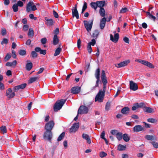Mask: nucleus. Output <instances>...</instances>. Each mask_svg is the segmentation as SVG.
Here are the masks:
<instances>
[{
  "label": "nucleus",
  "instance_id": "obj_1",
  "mask_svg": "<svg viewBox=\"0 0 158 158\" xmlns=\"http://www.w3.org/2000/svg\"><path fill=\"white\" fill-rule=\"evenodd\" d=\"M66 100L61 99L56 102L54 106V110L55 111H57L60 110L62 107Z\"/></svg>",
  "mask_w": 158,
  "mask_h": 158
},
{
  "label": "nucleus",
  "instance_id": "obj_2",
  "mask_svg": "<svg viewBox=\"0 0 158 158\" xmlns=\"http://www.w3.org/2000/svg\"><path fill=\"white\" fill-rule=\"evenodd\" d=\"M37 10L36 6L32 2H29L27 5L26 11L27 12H30L31 11H34Z\"/></svg>",
  "mask_w": 158,
  "mask_h": 158
},
{
  "label": "nucleus",
  "instance_id": "obj_3",
  "mask_svg": "<svg viewBox=\"0 0 158 158\" xmlns=\"http://www.w3.org/2000/svg\"><path fill=\"white\" fill-rule=\"evenodd\" d=\"M104 95L105 94L102 93V90H99L95 97V101H98L99 102H102L104 99Z\"/></svg>",
  "mask_w": 158,
  "mask_h": 158
},
{
  "label": "nucleus",
  "instance_id": "obj_4",
  "mask_svg": "<svg viewBox=\"0 0 158 158\" xmlns=\"http://www.w3.org/2000/svg\"><path fill=\"white\" fill-rule=\"evenodd\" d=\"M93 20L90 21H87L86 20L84 21V26L87 31L89 32L91 30L93 24Z\"/></svg>",
  "mask_w": 158,
  "mask_h": 158
},
{
  "label": "nucleus",
  "instance_id": "obj_5",
  "mask_svg": "<svg viewBox=\"0 0 158 158\" xmlns=\"http://www.w3.org/2000/svg\"><path fill=\"white\" fill-rule=\"evenodd\" d=\"M88 107L83 105L81 106L79 108L77 113L78 114H85L88 113Z\"/></svg>",
  "mask_w": 158,
  "mask_h": 158
},
{
  "label": "nucleus",
  "instance_id": "obj_6",
  "mask_svg": "<svg viewBox=\"0 0 158 158\" xmlns=\"http://www.w3.org/2000/svg\"><path fill=\"white\" fill-rule=\"evenodd\" d=\"M100 69L99 68L97 69L95 71V76L97 79V81L95 86L96 87H98V83L100 81Z\"/></svg>",
  "mask_w": 158,
  "mask_h": 158
},
{
  "label": "nucleus",
  "instance_id": "obj_7",
  "mask_svg": "<svg viewBox=\"0 0 158 158\" xmlns=\"http://www.w3.org/2000/svg\"><path fill=\"white\" fill-rule=\"evenodd\" d=\"M54 125V123L53 121H49L45 124V127L46 131H51Z\"/></svg>",
  "mask_w": 158,
  "mask_h": 158
},
{
  "label": "nucleus",
  "instance_id": "obj_8",
  "mask_svg": "<svg viewBox=\"0 0 158 158\" xmlns=\"http://www.w3.org/2000/svg\"><path fill=\"white\" fill-rule=\"evenodd\" d=\"M6 94L9 99L13 98L15 96V93L12 92L10 88H8L6 90Z\"/></svg>",
  "mask_w": 158,
  "mask_h": 158
},
{
  "label": "nucleus",
  "instance_id": "obj_9",
  "mask_svg": "<svg viewBox=\"0 0 158 158\" xmlns=\"http://www.w3.org/2000/svg\"><path fill=\"white\" fill-rule=\"evenodd\" d=\"M52 136V134L51 131H46L44 134V139H47L48 140H51Z\"/></svg>",
  "mask_w": 158,
  "mask_h": 158
},
{
  "label": "nucleus",
  "instance_id": "obj_10",
  "mask_svg": "<svg viewBox=\"0 0 158 158\" xmlns=\"http://www.w3.org/2000/svg\"><path fill=\"white\" fill-rule=\"evenodd\" d=\"M79 127V123H74L70 129V132L75 133L78 130Z\"/></svg>",
  "mask_w": 158,
  "mask_h": 158
},
{
  "label": "nucleus",
  "instance_id": "obj_11",
  "mask_svg": "<svg viewBox=\"0 0 158 158\" xmlns=\"http://www.w3.org/2000/svg\"><path fill=\"white\" fill-rule=\"evenodd\" d=\"M130 88L133 91L137 90L138 89L137 84L132 81H130Z\"/></svg>",
  "mask_w": 158,
  "mask_h": 158
},
{
  "label": "nucleus",
  "instance_id": "obj_12",
  "mask_svg": "<svg viewBox=\"0 0 158 158\" xmlns=\"http://www.w3.org/2000/svg\"><path fill=\"white\" fill-rule=\"evenodd\" d=\"M26 85L27 84L26 83H23L14 87L13 89L15 92H17L20 89H24L26 86Z\"/></svg>",
  "mask_w": 158,
  "mask_h": 158
},
{
  "label": "nucleus",
  "instance_id": "obj_13",
  "mask_svg": "<svg viewBox=\"0 0 158 158\" xmlns=\"http://www.w3.org/2000/svg\"><path fill=\"white\" fill-rule=\"evenodd\" d=\"M130 62L129 60H125L122 62H121L119 64H116L115 65L116 67L117 68H121L126 66Z\"/></svg>",
  "mask_w": 158,
  "mask_h": 158
},
{
  "label": "nucleus",
  "instance_id": "obj_14",
  "mask_svg": "<svg viewBox=\"0 0 158 158\" xmlns=\"http://www.w3.org/2000/svg\"><path fill=\"white\" fill-rule=\"evenodd\" d=\"M101 80L103 84H106L107 83V81L106 79V77L104 70H102L101 73Z\"/></svg>",
  "mask_w": 158,
  "mask_h": 158
},
{
  "label": "nucleus",
  "instance_id": "obj_15",
  "mask_svg": "<svg viewBox=\"0 0 158 158\" xmlns=\"http://www.w3.org/2000/svg\"><path fill=\"white\" fill-rule=\"evenodd\" d=\"M80 87L78 86L74 87L72 88L71 89V92L74 94L79 93L80 92Z\"/></svg>",
  "mask_w": 158,
  "mask_h": 158
},
{
  "label": "nucleus",
  "instance_id": "obj_16",
  "mask_svg": "<svg viewBox=\"0 0 158 158\" xmlns=\"http://www.w3.org/2000/svg\"><path fill=\"white\" fill-rule=\"evenodd\" d=\"M118 38L119 34L118 33H116L115 34L114 38L112 35L111 34L110 35V40L115 43H116L118 41Z\"/></svg>",
  "mask_w": 158,
  "mask_h": 158
},
{
  "label": "nucleus",
  "instance_id": "obj_17",
  "mask_svg": "<svg viewBox=\"0 0 158 158\" xmlns=\"http://www.w3.org/2000/svg\"><path fill=\"white\" fill-rule=\"evenodd\" d=\"M139 62L142 64H143L150 68H154L153 65L148 61L143 60H141L139 61Z\"/></svg>",
  "mask_w": 158,
  "mask_h": 158
},
{
  "label": "nucleus",
  "instance_id": "obj_18",
  "mask_svg": "<svg viewBox=\"0 0 158 158\" xmlns=\"http://www.w3.org/2000/svg\"><path fill=\"white\" fill-rule=\"evenodd\" d=\"M106 21V18L104 17L101 19L100 24V28L101 29H103L105 26Z\"/></svg>",
  "mask_w": 158,
  "mask_h": 158
},
{
  "label": "nucleus",
  "instance_id": "obj_19",
  "mask_svg": "<svg viewBox=\"0 0 158 158\" xmlns=\"http://www.w3.org/2000/svg\"><path fill=\"white\" fill-rule=\"evenodd\" d=\"M143 130V128L139 125H137L134 127L133 129V131L138 132Z\"/></svg>",
  "mask_w": 158,
  "mask_h": 158
},
{
  "label": "nucleus",
  "instance_id": "obj_20",
  "mask_svg": "<svg viewBox=\"0 0 158 158\" xmlns=\"http://www.w3.org/2000/svg\"><path fill=\"white\" fill-rule=\"evenodd\" d=\"M82 137L83 139L87 140V143L90 144L91 143V139L89 136L87 134H83L82 135Z\"/></svg>",
  "mask_w": 158,
  "mask_h": 158
},
{
  "label": "nucleus",
  "instance_id": "obj_21",
  "mask_svg": "<svg viewBox=\"0 0 158 158\" xmlns=\"http://www.w3.org/2000/svg\"><path fill=\"white\" fill-rule=\"evenodd\" d=\"M145 138L148 140H156V137L154 135H147L145 136Z\"/></svg>",
  "mask_w": 158,
  "mask_h": 158
},
{
  "label": "nucleus",
  "instance_id": "obj_22",
  "mask_svg": "<svg viewBox=\"0 0 158 158\" xmlns=\"http://www.w3.org/2000/svg\"><path fill=\"white\" fill-rule=\"evenodd\" d=\"M130 109L127 107H125L121 110V112L123 114H127L129 112Z\"/></svg>",
  "mask_w": 158,
  "mask_h": 158
},
{
  "label": "nucleus",
  "instance_id": "obj_23",
  "mask_svg": "<svg viewBox=\"0 0 158 158\" xmlns=\"http://www.w3.org/2000/svg\"><path fill=\"white\" fill-rule=\"evenodd\" d=\"M72 14L73 17H75L77 19H79V14L77 10H72Z\"/></svg>",
  "mask_w": 158,
  "mask_h": 158
},
{
  "label": "nucleus",
  "instance_id": "obj_24",
  "mask_svg": "<svg viewBox=\"0 0 158 158\" xmlns=\"http://www.w3.org/2000/svg\"><path fill=\"white\" fill-rule=\"evenodd\" d=\"M98 7L101 8H103L105 5V1H97Z\"/></svg>",
  "mask_w": 158,
  "mask_h": 158
},
{
  "label": "nucleus",
  "instance_id": "obj_25",
  "mask_svg": "<svg viewBox=\"0 0 158 158\" xmlns=\"http://www.w3.org/2000/svg\"><path fill=\"white\" fill-rule=\"evenodd\" d=\"M59 42V39L57 35L56 34L54 35L53 39V44L54 45H56L58 44Z\"/></svg>",
  "mask_w": 158,
  "mask_h": 158
},
{
  "label": "nucleus",
  "instance_id": "obj_26",
  "mask_svg": "<svg viewBox=\"0 0 158 158\" xmlns=\"http://www.w3.org/2000/svg\"><path fill=\"white\" fill-rule=\"evenodd\" d=\"M123 138L126 142L129 141L130 139V136L127 134H125L123 135Z\"/></svg>",
  "mask_w": 158,
  "mask_h": 158
},
{
  "label": "nucleus",
  "instance_id": "obj_27",
  "mask_svg": "<svg viewBox=\"0 0 158 158\" xmlns=\"http://www.w3.org/2000/svg\"><path fill=\"white\" fill-rule=\"evenodd\" d=\"M39 78V77H31L28 80V83H32L33 82L36 81Z\"/></svg>",
  "mask_w": 158,
  "mask_h": 158
},
{
  "label": "nucleus",
  "instance_id": "obj_28",
  "mask_svg": "<svg viewBox=\"0 0 158 158\" xmlns=\"http://www.w3.org/2000/svg\"><path fill=\"white\" fill-rule=\"evenodd\" d=\"M17 64V61L16 60L12 62H8L6 64V66H16Z\"/></svg>",
  "mask_w": 158,
  "mask_h": 158
},
{
  "label": "nucleus",
  "instance_id": "obj_29",
  "mask_svg": "<svg viewBox=\"0 0 158 158\" xmlns=\"http://www.w3.org/2000/svg\"><path fill=\"white\" fill-rule=\"evenodd\" d=\"M144 109L143 110L147 113H151L153 112V110L150 108L148 107H144Z\"/></svg>",
  "mask_w": 158,
  "mask_h": 158
},
{
  "label": "nucleus",
  "instance_id": "obj_30",
  "mask_svg": "<svg viewBox=\"0 0 158 158\" xmlns=\"http://www.w3.org/2000/svg\"><path fill=\"white\" fill-rule=\"evenodd\" d=\"M32 66L33 64L31 62L27 63L26 64V69L27 70L30 71L32 69Z\"/></svg>",
  "mask_w": 158,
  "mask_h": 158
},
{
  "label": "nucleus",
  "instance_id": "obj_31",
  "mask_svg": "<svg viewBox=\"0 0 158 158\" xmlns=\"http://www.w3.org/2000/svg\"><path fill=\"white\" fill-rule=\"evenodd\" d=\"M28 35L29 37L32 38L34 35V31L32 28H30L28 33Z\"/></svg>",
  "mask_w": 158,
  "mask_h": 158
},
{
  "label": "nucleus",
  "instance_id": "obj_32",
  "mask_svg": "<svg viewBox=\"0 0 158 158\" xmlns=\"http://www.w3.org/2000/svg\"><path fill=\"white\" fill-rule=\"evenodd\" d=\"M99 13L100 14V15L102 17H104L105 15V10L104 8H100V9L99 10Z\"/></svg>",
  "mask_w": 158,
  "mask_h": 158
},
{
  "label": "nucleus",
  "instance_id": "obj_33",
  "mask_svg": "<svg viewBox=\"0 0 158 158\" xmlns=\"http://www.w3.org/2000/svg\"><path fill=\"white\" fill-rule=\"evenodd\" d=\"M91 7L96 10L98 7V5L97 2H92L90 4Z\"/></svg>",
  "mask_w": 158,
  "mask_h": 158
},
{
  "label": "nucleus",
  "instance_id": "obj_34",
  "mask_svg": "<svg viewBox=\"0 0 158 158\" xmlns=\"http://www.w3.org/2000/svg\"><path fill=\"white\" fill-rule=\"evenodd\" d=\"M147 15L148 16V17L150 19H153L154 21H155L156 18L154 16L152 15L149 12H146Z\"/></svg>",
  "mask_w": 158,
  "mask_h": 158
},
{
  "label": "nucleus",
  "instance_id": "obj_35",
  "mask_svg": "<svg viewBox=\"0 0 158 158\" xmlns=\"http://www.w3.org/2000/svg\"><path fill=\"white\" fill-rule=\"evenodd\" d=\"M47 26H50L53 24L54 21L52 19H47Z\"/></svg>",
  "mask_w": 158,
  "mask_h": 158
},
{
  "label": "nucleus",
  "instance_id": "obj_36",
  "mask_svg": "<svg viewBox=\"0 0 158 158\" xmlns=\"http://www.w3.org/2000/svg\"><path fill=\"white\" fill-rule=\"evenodd\" d=\"M116 136L118 140H120L122 138V133L121 132H118L116 134Z\"/></svg>",
  "mask_w": 158,
  "mask_h": 158
},
{
  "label": "nucleus",
  "instance_id": "obj_37",
  "mask_svg": "<svg viewBox=\"0 0 158 158\" xmlns=\"http://www.w3.org/2000/svg\"><path fill=\"white\" fill-rule=\"evenodd\" d=\"M61 50V49L60 48H57L55 51V53L54 54V56H56L59 55L60 54Z\"/></svg>",
  "mask_w": 158,
  "mask_h": 158
},
{
  "label": "nucleus",
  "instance_id": "obj_38",
  "mask_svg": "<svg viewBox=\"0 0 158 158\" xmlns=\"http://www.w3.org/2000/svg\"><path fill=\"white\" fill-rule=\"evenodd\" d=\"M99 34V32L98 30H95L93 33V37L96 38Z\"/></svg>",
  "mask_w": 158,
  "mask_h": 158
},
{
  "label": "nucleus",
  "instance_id": "obj_39",
  "mask_svg": "<svg viewBox=\"0 0 158 158\" xmlns=\"http://www.w3.org/2000/svg\"><path fill=\"white\" fill-rule=\"evenodd\" d=\"M18 6L17 4H14L12 6L13 11L14 12H16L18 10Z\"/></svg>",
  "mask_w": 158,
  "mask_h": 158
},
{
  "label": "nucleus",
  "instance_id": "obj_40",
  "mask_svg": "<svg viewBox=\"0 0 158 158\" xmlns=\"http://www.w3.org/2000/svg\"><path fill=\"white\" fill-rule=\"evenodd\" d=\"M87 8V3L86 2H84V5L83 6V8L81 12V14H83L85 10Z\"/></svg>",
  "mask_w": 158,
  "mask_h": 158
},
{
  "label": "nucleus",
  "instance_id": "obj_41",
  "mask_svg": "<svg viewBox=\"0 0 158 158\" xmlns=\"http://www.w3.org/2000/svg\"><path fill=\"white\" fill-rule=\"evenodd\" d=\"M2 132L3 133H6L7 132L6 128L5 126H2L0 128Z\"/></svg>",
  "mask_w": 158,
  "mask_h": 158
},
{
  "label": "nucleus",
  "instance_id": "obj_42",
  "mask_svg": "<svg viewBox=\"0 0 158 158\" xmlns=\"http://www.w3.org/2000/svg\"><path fill=\"white\" fill-rule=\"evenodd\" d=\"M65 133L64 132H62L59 136L57 139V141H59L61 140L64 137Z\"/></svg>",
  "mask_w": 158,
  "mask_h": 158
},
{
  "label": "nucleus",
  "instance_id": "obj_43",
  "mask_svg": "<svg viewBox=\"0 0 158 158\" xmlns=\"http://www.w3.org/2000/svg\"><path fill=\"white\" fill-rule=\"evenodd\" d=\"M148 122L151 123H155L157 122V120L156 119H154L153 118H149L147 120Z\"/></svg>",
  "mask_w": 158,
  "mask_h": 158
},
{
  "label": "nucleus",
  "instance_id": "obj_44",
  "mask_svg": "<svg viewBox=\"0 0 158 158\" xmlns=\"http://www.w3.org/2000/svg\"><path fill=\"white\" fill-rule=\"evenodd\" d=\"M110 106V103L107 102L106 105L105 109L106 110L108 111L109 110Z\"/></svg>",
  "mask_w": 158,
  "mask_h": 158
},
{
  "label": "nucleus",
  "instance_id": "obj_45",
  "mask_svg": "<svg viewBox=\"0 0 158 158\" xmlns=\"http://www.w3.org/2000/svg\"><path fill=\"white\" fill-rule=\"evenodd\" d=\"M126 148V147L124 146L119 144L118 147V150L119 151L124 150Z\"/></svg>",
  "mask_w": 158,
  "mask_h": 158
},
{
  "label": "nucleus",
  "instance_id": "obj_46",
  "mask_svg": "<svg viewBox=\"0 0 158 158\" xmlns=\"http://www.w3.org/2000/svg\"><path fill=\"white\" fill-rule=\"evenodd\" d=\"M128 11V9L126 7L123 8L119 12L120 13H124Z\"/></svg>",
  "mask_w": 158,
  "mask_h": 158
},
{
  "label": "nucleus",
  "instance_id": "obj_47",
  "mask_svg": "<svg viewBox=\"0 0 158 158\" xmlns=\"http://www.w3.org/2000/svg\"><path fill=\"white\" fill-rule=\"evenodd\" d=\"M19 54L21 56H24L26 54V51L24 50H20L19 52Z\"/></svg>",
  "mask_w": 158,
  "mask_h": 158
},
{
  "label": "nucleus",
  "instance_id": "obj_48",
  "mask_svg": "<svg viewBox=\"0 0 158 158\" xmlns=\"http://www.w3.org/2000/svg\"><path fill=\"white\" fill-rule=\"evenodd\" d=\"M6 34V31L5 28H2L1 29V34L2 35L4 36Z\"/></svg>",
  "mask_w": 158,
  "mask_h": 158
},
{
  "label": "nucleus",
  "instance_id": "obj_49",
  "mask_svg": "<svg viewBox=\"0 0 158 158\" xmlns=\"http://www.w3.org/2000/svg\"><path fill=\"white\" fill-rule=\"evenodd\" d=\"M11 57V56L10 54L7 53L4 58L5 61H7L9 60Z\"/></svg>",
  "mask_w": 158,
  "mask_h": 158
},
{
  "label": "nucleus",
  "instance_id": "obj_50",
  "mask_svg": "<svg viewBox=\"0 0 158 158\" xmlns=\"http://www.w3.org/2000/svg\"><path fill=\"white\" fill-rule=\"evenodd\" d=\"M31 55L32 57L34 58L36 57L37 56V54L35 51H32L31 52Z\"/></svg>",
  "mask_w": 158,
  "mask_h": 158
},
{
  "label": "nucleus",
  "instance_id": "obj_51",
  "mask_svg": "<svg viewBox=\"0 0 158 158\" xmlns=\"http://www.w3.org/2000/svg\"><path fill=\"white\" fill-rule=\"evenodd\" d=\"M150 143L155 148H158V143H157L155 142H151Z\"/></svg>",
  "mask_w": 158,
  "mask_h": 158
},
{
  "label": "nucleus",
  "instance_id": "obj_52",
  "mask_svg": "<svg viewBox=\"0 0 158 158\" xmlns=\"http://www.w3.org/2000/svg\"><path fill=\"white\" fill-rule=\"evenodd\" d=\"M138 103H135L134 106H133L132 108V110H135L137 109L138 108Z\"/></svg>",
  "mask_w": 158,
  "mask_h": 158
},
{
  "label": "nucleus",
  "instance_id": "obj_53",
  "mask_svg": "<svg viewBox=\"0 0 158 158\" xmlns=\"http://www.w3.org/2000/svg\"><path fill=\"white\" fill-rule=\"evenodd\" d=\"M87 49L88 52L91 53L92 51V49L91 46L90 45L88 44L87 47Z\"/></svg>",
  "mask_w": 158,
  "mask_h": 158
},
{
  "label": "nucleus",
  "instance_id": "obj_54",
  "mask_svg": "<svg viewBox=\"0 0 158 158\" xmlns=\"http://www.w3.org/2000/svg\"><path fill=\"white\" fill-rule=\"evenodd\" d=\"M96 44V41L95 39H93L92 40V41L89 42L88 44L94 46Z\"/></svg>",
  "mask_w": 158,
  "mask_h": 158
},
{
  "label": "nucleus",
  "instance_id": "obj_55",
  "mask_svg": "<svg viewBox=\"0 0 158 158\" xmlns=\"http://www.w3.org/2000/svg\"><path fill=\"white\" fill-rule=\"evenodd\" d=\"M8 42V40L6 38H3L2 41L1 42V44L3 45L4 44H7Z\"/></svg>",
  "mask_w": 158,
  "mask_h": 158
},
{
  "label": "nucleus",
  "instance_id": "obj_56",
  "mask_svg": "<svg viewBox=\"0 0 158 158\" xmlns=\"http://www.w3.org/2000/svg\"><path fill=\"white\" fill-rule=\"evenodd\" d=\"M107 154L105 152H101L100 153V156L102 158L103 157L106 156L107 155Z\"/></svg>",
  "mask_w": 158,
  "mask_h": 158
},
{
  "label": "nucleus",
  "instance_id": "obj_57",
  "mask_svg": "<svg viewBox=\"0 0 158 158\" xmlns=\"http://www.w3.org/2000/svg\"><path fill=\"white\" fill-rule=\"evenodd\" d=\"M17 5H18V6L20 7H22L23 5V3L21 1H19L17 2Z\"/></svg>",
  "mask_w": 158,
  "mask_h": 158
},
{
  "label": "nucleus",
  "instance_id": "obj_58",
  "mask_svg": "<svg viewBox=\"0 0 158 158\" xmlns=\"http://www.w3.org/2000/svg\"><path fill=\"white\" fill-rule=\"evenodd\" d=\"M47 39L45 38H44L42 39L41 40V42L42 44H44L46 43L47 42Z\"/></svg>",
  "mask_w": 158,
  "mask_h": 158
},
{
  "label": "nucleus",
  "instance_id": "obj_59",
  "mask_svg": "<svg viewBox=\"0 0 158 158\" xmlns=\"http://www.w3.org/2000/svg\"><path fill=\"white\" fill-rule=\"evenodd\" d=\"M5 88L4 84L2 82H0V90H3L5 89Z\"/></svg>",
  "mask_w": 158,
  "mask_h": 158
},
{
  "label": "nucleus",
  "instance_id": "obj_60",
  "mask_svg": "<svg viewBox=\"0 0 158 158\" xmlns=\"http://www.w3.org/2000/svg\"><path fill=\"white\" fill-rule=\"evenodd\" d=\"M81 42L80 39H79L77 42V45L78 48H80L81 46Z\"/></svg>",
  "mask_w": 158,
  "mask_h": 158
},
{
  "label": "nucleus",
  "instance_id": "obj_61",
  "mask_svg": "<svg viewBox=\"0 0 158 158\" xmlns=\"http://www.w3.org/2000/svg\"><path fill=\"white\" fill-rule=\"evenodd\" d=\"M138 108H142V107H145L144 106H145L144 104L142 102L140 103L139 104L138 103Z\"/></svg>",
  "mask_w": 158,
  "mask_h": 158
},
{
  "label": "nucleus",
  "instance_id": "obj_62",
  "mask_svg": "<svg viewBox=\"0 0 158 158\" xmlns=\"http://www.w3.org/2000/svg\"><path fill=\"white\" fill-rule=\"evenodd\" d=\"M28 28L29 26L27 25H25L23 27V29L24 31H26L28 30Z\"/></svg>",
  "mask_w": 158,
  "mask_h": 158
},
{
  "label": "nucleus",
  "instance_id": "obj_63",
  "mask_svg": "<svg viewBox=\"0 0 158 158\" xmlns=\"http://www.w3.org/2000/svg\"><path fill=\"white\" fill-rule=\"evenodd\" d=\"M105 134V132L104 131H102V132L101 135H100V137H101V138L103 139H104L105 138L104 137Z\"/></svg>",
  "mask_w": 158,
  "mask_h": 158
},
{
  "label": "nucleus",
  "instance_id": "obj_64",
  "mask_svg": "<svg viewBox=\"0 0 158 158\" xmlns=\"http://www.w3.org/2000/svg\"><path fill=\"white\" fill-rule=\"evenodd\" d=\"M53 14L54 16L56 18L59 17V15L58 13L55 10L53 11Z\"/></svg>",
  "mask_w": 158,
  "mask_h": 158
}]
</instances>
